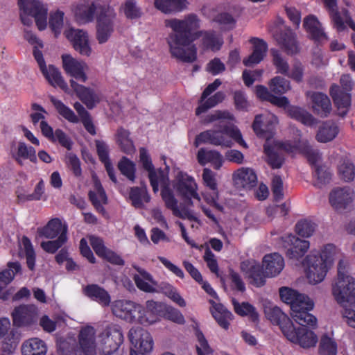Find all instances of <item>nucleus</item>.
I'll use <instances>...</instances> for the list:
<instances>
[{
	"instance_id": "obj_1",
	"label": "nucleus",
	"mask_w": 355,
	"mask_h": 355,
	"mask_svg": "<svg viewBox=\"0 0 355 355\" xmlns=\"http://www.w3.org/2000/svg\"><path fill=\"white\" fill-rule=\"evenodd\" d=\"M201 21L195 13L186 15L183 19L172 18L164 21L165 26L172 30L167 42L173 57L184 62H193L197 58V49L192 42L202 35V44L211 51L220 49L218 37L213 31H198Z\"/></svg>"
},
{
	"instance_id": "obj_2",
	"label": "nucleus",
	"mask_w": 355,
	"mask_h": 355,
	"mask_svg": "<svg viewBox=\"0 0 355 355\" xmlns=\"http://www.w3.org/2000/svg\"><path fill=\"white\" fill-rule=\"evenodd\" d=\"M265 313L272 324L279 326L284 336L291 343L303 348H310L316 345V334L306 326L295 327L291 318L278 306L268 308Z\"/></svg>"
},
{
	"instance_id": "obj_3",
	"label": "nucleus",
	"mask_w": 355,
	"mask_h": 355,
	"mask_svg": "<svg viewBox=\"0 0 355 355\" xmlns=\"http://www.w3.org/2000/svg\"><path fill=\"white\" fill-rule=\"evenodd\" d=\"M332 293L337 302L344 307L343 314L347 324L355 328V279L348 275L347 263L344 260L338 263V278Z\"/></svg>"
},
{
	"instance_id": "obj_4",
	"label": "nucleus",
	"mask_w": 355,
	"mask_h": 355,
	"mask_svg": "<svg viewBox=\"0 0 355 355\" xmlns=\"http://www.w3.org/2000/svg\"><path fill=\"white\" fill-rule=\"evenodd\" d=\"M281 300L290 305L293 319L301 326L314 328L317 325V318L309 313L313 309V302L306 295L287 287L279 288Z\"/></svg>"
},
{
	"instance_id": "obj_5",
	"label": "nucleus",
	"mask_w": 355,
	"mask_h": 355,
	"mask_svg": "<svg viewBox=\"0 0 355 355\" xmlns=\"http://www.w3.org/2000/svg\"><path fill=\"white\" fill-rule=\"evenodd\" d=\"M336 248L334 244L325 245L321 252L311 251L306 256L304 264L307 268L306 277L309 282L313 284L321 282L325 277L328 266L333 261Z\"/></svg>"
},
{
	"instance_id": "obj_6",
	"label": "nucleus",
	"mask_w": 355,
	"mask_h": 355,
	"mask_svg": "<svg viewBox=\"0 0 355 355\" xmlns=\"http://www.w3.org/2000/svg\"><path fill=\"white\" fill-rule=\"evenodd\" d=\"M341 87L333 84L329 94L338 110V114L342 117L347 115L351 106L350 92L353 88V81L349 74H343L340 79Z\"/></svg>"
},
{
	"instance_id": "obj_7",
	"label": "nucleus",
	"mask_w": 355,
	"mask_h": 355,
	"mask_svg": "<svg viewBox=\"0 0 355 355\" xmlns=\"http://www.w3.org/2000/svg\"><path fill=\"white\" fill-rule=\"evenodd\" d=\"M112 311L113 314L127 322L137 321L141 324L150 323L146 317V311L139 304L132 301L119 300L112 302Z\"/></svg>"
},
{
	"instance_id": "obj_8",
	"label": "nucleus",
	"mask_w": 355,
	"mask_h": 355,
	"mask_svg": "<svg viewBox=\"0 0 355 355\" xmlns=\"http://www.w3.org/2000/svg\"><path fill=\"white\" fill-rule=\"evenodd\" d=\"M173 187L187 205H192V198L200 200L196 191L197 184L194 179L188 174L182 171L178 172Z\"/></svg>"
},
{
	"instance_id": "obj_9",
	"label": "nucleus",
	"mask_w": 355,
	"mask_h": 355,
	"mask_svg": "<svg viewBox=\"0 0 355 355\" xmlns=\"http://www.w3.org/2000/svg\"><path fill=\"white\" fill-rule=\"evenodd\" d=\"M129 340L132 345L130 354L135 352L137 355L149 353L153 347V340L150 334L140 327H132L128 333Z\"/></svg>"
},
{
	"instance_id": "obj_10",
	"label": "nucleus",
	"mask_w": 355,
	"mask_h": 355,
	"mask_svg": "<svg viewBox=\"0 0 355 355\" xmlns=\"http://www.w3.org/2000/svg\"><path fill=\"white\" fill-rule=\"evenodd\" d=\"M101 349L103 355H110L116 352L123 341L120 328L113 325L107 327L101 334Z\"/></svg>"
},
{
	"instance_id": "obj_11",
	"label": "nucleus",
	"mask_w": 355,
	"mask_h": 355,
	"mask_svg": "<svg viewBox=\"0 0 355 355\" xmlns=\"http://www.w3.org/2000/svg\"><path fill=\"white\" fill-rule=\"evenodd\" d=\"M221 82L219 79L209 84L202 93L199 99V106L196 110V115L206 112L208 110L215 107L222 101V92H218L212 94L219 87Z\"/></svg>"
},
{
	"instance_id": "obj_12",
	"label": "nucleus",
	"mask_w": 355,
	"mask_h": 355,
	"mask_svg": "<svg viewBox=\"0 0 355 355\" xmlns=\"http://www.w3.org/2000/svg\"><path fill=\"white\" fill-rule=\"evenodd\" d=\"M13 324L18 327H29L37 322V307L33 304H21L12 313Z\"/></svg>"
},
{
	"instance_id": "obj_13",
	"label": "nucleus",
	"mask_w": 355,
	"mask_h": 355,
	"mask_svg": "<svg viewBox=\"0 0 355 355\" xmlns=\"http://www.w3.org/2000/svg\"><path fill=\"white\" fill-rule=\"evenodd\" d=\"M65 37L72 43L73 49L80 55L89 56L92 53V48L89 43V37L87 32L80 29L70 28L65 30Z\"/></svg>"
},
{
	"instance_id": "obj_14",
	"label": "nucleus",
	"mask_w": 355,
	"mask_h": 355,
	"mask_svg": "<svg viewBox=\"0 0 355 355\" xmlns=\"http://www.w3.org/2000/svg\"><path fill=\"white\" fill-rule=\"evenodd\" d=\"M62 60L63 69L67 74L83 83L86 82L87 77L85 71L87 66L85 62L69 54L62 55Z\"/></svg>"
},
{
	"instance_id": "obj_15",
	"label": "nucleus",
	"mask_w": 355,
	"mask_h": 355,
	"mask_svg": "<svg viewBox=\"0 0 355 355\" xmlns=\"http://www.w3.org/2000/svg\"><path fill=\"white\" fill-rule=\"evenodd\" d=\"M242 270L245 271L250 279V283L257 287H261L266 283V277H268L263 266L255 261H243L241 265Z\"/></svg>"
},
{
	"instance_id": "obj_16",
	"label": "nucleus",
	"mask_w": 355,
	"mask_h": 355,
	"mask_svg": "<svg viewBox=\"0 0 355 355\" xmlns=\"http://www.w3.org/2000/svg\"><path fill=\"white\" fill-rule=\"evenodd\" d=\"M274 37L280 47L288 55H294L298 53L299 48L295 33L291 28H285L277 31Z\"/></svg>"
},
{
	"instance_id": "obj_17",
	"label": "nucleus",
	"mask_w": 355,
	"mask_h": 355,
	"mask_svg": "<svg viewBox=\"0 0 355 355\" xmlns=\"http://www.w3.org/2000/svg\"><path fill=\"white\" fill-rule=\"evenodd\" d=\"M232 180L237 189L250 190L257 184V176L250 168L242 167L233 173Z\"/></svg>"
},
{
	"instance_id": "obj_18",
	"label": "nucleus",
	"mask_w": 355,
	"mask_h": 355,
	"mask_svg": "<svg viewBox=\"0 0 355 355\" xmlns=\"http://www.w3.org/2000/svg\"><path fill=\"white\" fill-rule=\"evenodd\" d=\"M249 42L252 45V52L243 60V64L246 67L260 63L266 55L268 48L266 42L259 37H252Z\"/></svg>"
},
{
	"instance_id": "obj_19",
	"label": "nucleus",
	"mask_w": 355,
	"mask_h": 355,
	"mask_svg": "<svg viewBox=\"0 0 355 355\" xmlns=\"http://www.w3.org/2000/svg\"><path fill=\"white\" fill-rule=\"evenodd\" d=\"M10 326L8 319H0V352H2L4 355L12 354L17 346L13 332L12 331L8 332Z\"/></svg>"
},
{
	"instance_id": "obj_20",
	"label": "nucleus",
	"mask_w": 355,
	"mask_h": 355,
	"mask_svg": "<svg viewBox=\"0 0 355 355\" xmlns=\"http://www.w3.org/2000/svg\"><path fill=\"white\" fill-rule=\"evenodd\" d=\"M353 200V191L349 187H338L329 194V202L336 210L345 209Z\"/></svg>"
},
{
	"instance_id": "obj_21",
	"label": "nucleus",
	"mask_w": 355,
	"mask_h": 355,
	"mask_svg": "<svg viewBox=\"0 0 355 355\" xmlns=\"http://www.w3.org/2000/svg\"><path fill=\"white\" fill-rule=\"evenodd\" d=\"M97 12L100 13V16L105 15V8L96 1L79 5L76 10L75 15L78 20L85 23L92 21Z\"/></svg>"
},
{
	"instance_id": "obj_22",
	"label": "nucleus",
	"mask_w": 355,
	"mask_h": 355,
	"mask_svg": "<svg viewBox=\"0 0 355 355\" xmlns=\"http://www.w3.org/2000/svg\"><path fill=\"white\" fill-rule=\"evenodd\" d=\"M303 27L309 34L310 39L315 43L319 44L328 40L327 35L315 16L310 15L306 17L304 19Z\"/></svg>"
},
{
	"instance_id": "obj_23",
	"label": "nucleus",
	"mask_w": 355,
	"mask_h": 355,
	"mask_svg": "<svg viewBox=\"0 0 355 355\" xmlns=\"http://www.w3.org/2000/svg\"><path fill=\"white\" fill-rule=\"evenodd\" d=\"M132 268L138 272L133 276V279L139 289L146 293H155L156 289L153 286L157 285L153 276L144 268L136 264L132 265Z\"/></svg>"
},
{
	"instance_id": "obj_24",
	"label": "nucleus",
	"mask_w": 355,
	"mask_h": 355,
	"mask_svg": "<svg viewBox=\"0 0 355 355\" xmlns=\"http://www.w3.org/2000/svg\"><path fill=\"white\" fill-rule=\"evenodd\" d=\"M70 85L80 100L88 109H92L99 102L98 96L89 88L70 80Z\"/></svg>"
},
{
	"instance_id": "obj_25",
	"label": "nucleus",
	"mask_w": 355,
	"mask_h": 355,
	"mask_svg": "<svg viewBox=\"0 0 355 355\" xmlns=\"http://www.w3.org/2000/svg\"><path fill=\"white\" fill-rule=\"evenodd\" d=\"M313 112L320 117H327L331 111V103L327 94L313 92L311 96Z\"/></svg>"
},
{
	"instance_id": "obj_26",
	"label": "nucleus",
	"mask_w": 355,
	"mask_h": 355,
	"mask_svg": "<svg viewBox=\"0 0 355 355\" xmlns=\"http://www.w3.org/2000/svg\"><path fill=\"white\" fill-rule=\"evenodd\" d=\"M263 266L265 267L266 275L275 277L280 273L284 267V260L279 253L266 254L263 259Z\"/></svg>"
},
{
	"instance_id": "obj_27",
	"label": "nucleus",
	"mask_w": 355,
	"mask_h": 355,
	"mask_svg": "<svg viewBox=\"0 0 355 355\" xmlns=\"http://www.w3.org/2000/svg\"><path fill=\"white\" fill-rule=\"evenodd\" d=\"M84 294L91 300L97 302L102 306H108L111 303L109 293L98 284H92L83 288Z\"/></svg>"
},
{
	"instance_id": "obj_28",
	"label": "nucleus",
	"mask_w": 355,
	"mask_h": 355,
	"mask_svg": "<svg viewBox=\"0 0 355 355\" xmlns=\"http://www.w3.org/2000/svg\"><path fill=\"white\" fill-rule=\"evenodd\" d=\"M187 0H154L155 7L164 14L183 12L188 8Z\"/></svg>"
},
{
	"instance_id": "obj_29",
	"label": "nucleus",
	"mask_w": 355,
	"mask_h": 355,
	"mask_svg": "<svg viewBox=\"0 0 355 355\" xmlns=\"http://www.w3.org/2000/svg\"><path fill=\"white\" fill-rule=\"evenodd\" d=\"M288 242L291 245L287 249L286 257L292 259H299L302 258L309 248V242L306 240H302L294 235H289Z\"/></svg>"
},
{
	"instance_id": "obj_30",
	"label": "nucleus",
	"mask_w": 355,
	"mask_h": 355,
	"mask_svg": "<svg viewBox=\"0 0 355 355\" xmlns=\"http://www.w3.org/2000/svg\"><path fill=\"white\" fill-rule=\"evenodd\" d=\"M95 330L92 327H86L81 329L79 334L80 350L84 355H94L95 354V342H94Z\"/></svg>"
},
{
	"instance_id": "obj_31",
	"label": "nucleus",
	"mask_w": 355,
	"mask_h": 355,
	"mask_svg": "<svg viewBox=\"0 0 355 355\" xmlns=\"http://www.w3.org/2000/svg\"><path fill=\"white\" fill-rule=\"evenodd\" d=\"M202 144H210L219 146L222 144V129L220 125L216 129L208 130L198 135L194 146L198 147Z\"/></svg>"
},
{
	"instance_id": "obj_32",
	"label": "nucleus",
	"mask_w": 355,
	"mask_h": 355,
	"mask_svg": "<svg viewBox=\"0 0 355 355\" xmlns=\"http://www.w3.org/2000/svg\"><path fill=\"white\" fill-rule=\"evenodd\" d=\"M19 8L33 10L32 13H35L37 21L40 26L44 28V18L46 13V6L39 0H18Z\"/></svg>"
},
{
	"instance_id": "obj_33",
	"label": "nucleus",
	"mask_w": 355,
	"mask_h": 355,
	"mask_svg": "<svg viewBox=\"0 0 355 355\" xmlns=\"http://www.w3.org/2000/svg\"><path fill=\"white\" fill-rule=\"evenodd\" d=\"M111 13L108 15L99 16L98 19L96 38L100 44L106 42L113 32V21L110 18Z\"/></svg>"
},
{
	"instance_id": "obj_34",
	"label": "nucleus",
	"mask_w": 355,
	"mask_h": 355,
	"mask_svg": "<svg viewBox=\"0 0 355 355\" xmlns=\"http://www.w3.org/2000/svg\"><path fill=\"white\" fill-rule=\"evenodd\" d=\"M252 127L258 137L266 139V140L272 137L275 133L273 123L272 122L264 123L261 114L255 116Z\"/></svg>"
},
{
	"instance_id": "obj_35",
	"label": "nucleus",
	"mask_w": 355,
	"mask_h": 355,
	"mask_svg": "<svg viewBox=\"0 0 355 355\" xmlns=\"http://www.w3.org/2000/svg\"><path fill=\"white\" fill-rule=\"evenodd\" d=\"M339 129L336 123L327 121L319 127L315 139L320 143H327L336 138Z\"/></svg>"
},
{
	"instance_id": "obj_36",
	"label": "nucleus",
	"mask_w": 355,
	"mask_h": 355,
	"mask_svg": "<svg viewBox=\"0 0 355 355\" xmlns=\"http://www.w3.org/2000/svg\"><path fill=\"white\" fill-rule=\"evenodd\" d=\"M38 232L47 239H54L64 234V235H67V227L63 225L60 219L53 218L49 220L43 228L39 229Z\"/></svg>"
},
{
	"instance_id": "obj_37",
	"label": "nucleus",
	"mask_w": 355,
	"mask_h": 355,
	"mask_svg": "<svg viewBox=\"0 0 355 355\" xmlns=\"http://www.w3.org/2000/svg\"><path fill=\"white\" fill-rule=\"evenodd\" d=\"M46 351L45 343L37 338L28 339L21 345L22 355H46Z\"/></svg>"
},
{
	"instance_id": "obj_38",
	"label": "nucleus",
	"mask_w": 355,
	"mask_h": 355,
	"mask_svg": "<svg viewBox=\"0 0 355 355\" xmlns=\"http://www.w3.org/2000/svg\"><path fill=\"white\" fill-rule=\"evenodd\" d=\"M94 187L96 191H90L88 193L89 198L96 210L103 212L105 209L102 206V203L107 204V202L106 193L99 181H95Z\"/></svg>"
},
{
	"instance_id": "obj_39",
	"label": "nucleus",
	"mask_w": 355,
	"mask_h": 355,
	"mask_svg": "<svg viewBox=\"0 0 355 355\" xmlns=\"http://www.w3.org/2000/svg\"><path fill=\"white\" fill-rule=\"evenodd\" d=\"M42 73L52 86H58L64 91L68 89L67 84L63 79L61 73L54 66L49 65V68L46 67L44 71H42Z\"/></svg>"
},
{
	"instance_id": "obj_40",
	"label": "nucleus",
	"mask_w": 355,
	"mask_h": 355,
	"mask_svg": "<svg viewBox=\"0 0 355 355\" xmlns=\"http://www.w3.org/2000/svg\"><path fill=\"white\" fill-rule=\"evenodd\" d=\"M287 112L291 118L301 122L305 125L311 126L315 123V119L312 114L300 107L290 106Z\"/></svg>"
},
{
	"instance_id": "obj_41",
	"label": "nucleus",
	"mask_w": 355,
	"mask_h": 355,
	"mask_svg": "<svg viewBox=\"0 0 355 355\" xmlns=\"http://www.w3.org/2000/svg\"><path fill=\"white\" fill-rule=\"evenodd\" d=\"M197 159L198 163L202 166L210 162L214 164L216 168H219L221 165L220 153L215 150H207L204 148L198 150Z\"/></svg>"
},
{
	"instance_id": "obj_42",
	"label": "nucleus",
	"mask_w": 355,
	"mask_h": 355,
	"mask_svg": "<svg viewBox=\"0 0 355 355\" xmlns=\"http://www.w3.org/2000/svg\"><path fill=\"white\" fill-rule=\"evenodd\" d=\"M147 171L148 172V178L154 193L158 192L159 184L162 188L164 185L169 183L168 176L162 168L156 170L155 167H153L152 169H148Z\"/></svg>"
},
{
	"instance_id": "obj_43",
	"label": "nucleus",
	"mask_w": 355,
	"mask_h": 355,
	"mask_svg": "<svg viewBox=\"0 0 355 355\" xmlns=\"http://www.w3.org/2000/svg\"><path fill=\"white\" fill-rule=\"evenodd\" d=\"M129 198L132 201V205L136 208L142 207L144 202H148L150 200L146 187L141 188L138 187H131Z\"/></svg>"
},
{
	"instance_id": "obj_44",
	"label": "nucleus",
	"mask_w": 355,
	"mask_h": 355,
	"mask_svg": "<svg viewBox=\"0 0 355 355\" xmlns=\"http://www.w3.org/2000/svg\"><path fill=\"white\" fill-rule=\"evenodd\" d=\"M49 98L59 114L71 123H78V117L71 108L65 105L61 101L57 99L53 96H50Z\"/></svg>"
},
{
	"instance_id": "obj_45",
	"label": "nucleus",
	"mask_w": 355,
	"mask_h": 355,
	"mask_svg": "<svg viewBox=\"0 0 355 355\" xmlns=\"http://www.w3.org/2000/svg\"><path fill=\"white\" fill-rule=\"evenodd\" d=\"M338 175L345 182L352 181L355 177V166L347 158L340 159L338 166Z\"/></svg>"
},
{
	"instance_id": "obj_46",
	"label": "nucleus",
	"mask_w": 355,
	"mask_h": 355,
	"mask_svg": "<svg viewBox=\"0 0 355 355\" xmlns=\"http://www.w3.org/2000/svg\"><path fill=\"white\" fill-rule=\"evenodd\" d=\"M235 312L241 316H248L249 320L254 323L258 322L259 314L256 309L248 302H234Z\"/></svg>"
},
{
	"instance_id": "obj_47",
	"label": "nucleus",
	"mask_w": 355,
	"mask_h": 355,
	"mask_svg": "<svg viewBox=\"0 0 355 355\" xmlns=\"http://www.w3.org/2000/svg\"><path fill=\"white\" fill-rule=\"evenodd\" d=\"M21 266L18 261H9L7 263V268L0 272V282L4 284L10 283L15 276L21 272Z\"/></svg>"
},
{
	"instance_id": "obj_48",
	"label": "nucleus",
	"mask_w": 355,
	"mask_h": 355,
	"mask_svg": "<svg viewBox=\"0 0 355 355\" xmlns=\"http://www.w3.org/2000/svg\"><path fill=\"white\" fill-rule=\"evenodd\" d=\"M313 176L315 180V186L322 187L330 182L332 173L325 166H315Z\"/></svg>"
},
{
	"instance_id": "obj_49",
	"label": "nucleus",
	"mask_w": 355,
	"mask_h": 355,
	"mask_svg": "<svg viewBox=\"0 0 355 355\" xmlns=\"http://www.w3.org/2000/svg\"><path fill=\"white\" fill-rule=\"evenodd\" d=\"M264 153L267 157V163L272 168H280L284 163V159L275 150L274 147L266 143L263 145Z\"/></svg>"
},
{
	"instance_id": "obj_50",
	"label": "nucleus",
	"mask_w": 355,
	"mask_h": 355,
	"mask_svg": "<svg viewBox=\"0 0 355 355\" xmlns=\"http://www.w3.org/2000/svg\"><path fill=\"white\" fill-rule=\"evenodd\" d=\"M118 168L130 181L135 182L136 165L132 161L123 157L118 163Z\"/></svg>"
},
{
	"instance_id": "obj_51",
	"label": "nucleus",
	"mask_w": 355,
	"mask_h": 355,
	"mask_svg": "<svg viewBox=\"0 0 355 355\" xmlns=\"http://www.w3.org/2000/svg\"><path fill=\"white\" fill-rule=\"evenodd\" d=\"M228 136L232 138L234 141L238 143L240 146L247 148V144L243 139L241 131L234 125H223V136ZM223 146H229V144L225 141V137H223Z\"/></svg>"
},
{
	"instance_id": "obj_52",
	"label": "nucleus",
	"mask_w": 355,
	"mask_h": 355,
	"mask_svg": "<svg viewBox=\"0 0 355 355\" xmlns=\"http://www.w3.org/2000/svg\"><path fill=\"white\" fill-rule=\"evenodd\" d=\"M270 53L272 57V63L277 72L283 75H288L289 64L283 58L282 53L276 49H271Z\"/></svg>"
},
{
	"instance_id": "obj_53",
	"label": "nucleus",
	"mask_w": 355,
	"mask_h": 355,
	"mask_svg": "<svg viewBox=\"0 0 355 355\" xmlns=\"http://www.w3.org/2000/svg\"><path fill=\"white\" fill-rule=\"evenodd\" d=\"M269 87L271 92L277 94H283L291 88L290 82L281 76H275L272 78Z\"/></svg>"
},
{
	"instance_id": "obj_54",
	"label": "nucleus",
	"mask_w": 355,
	"mask_h": 355,
	"mask_svg": "<svg viewBox=\"0 0 355 355\" xmlns=\"http://www.w3.org/2000/svg\"><path fill=\"white\" fill-rule=\"evenodd\" d=\"M22 250L24 252L28 268L33 270L35 263V253L30 239L23 236L21 239Z\"/></svg>"
},
{
	"instance_id": "obj_55",
	"label": "nucleus",
	"mask_w": 355,
	"mask_h": 355,
	"mask_svg": "<svg viewBox=\"0 0 355 355\" xmlns=\"http://www.w3.org/2000/svg\"><path fill=\"white\" fill-rule=\"evenodd\" d=\"M161 196L164 202L165 206L172 211L178 207V200L175 198L174 193L170 184L168 183L161 188Z\"/></svg>"
},
{
	"instance_id": "obj_56",
	"label": "nucleus",
	"mask_w": 355,
	"mask_h": 355,
	"mask_svg": "<svg viewBox=\"0 0 355 355\" xmlns=\"http://www.w3.org/2000/svg\"><path fill=\"white\" fill-rule=\"evenodd\" d=\"M320 355H336L337 344L331 338L324 336L321 338L319 345Z\"/></svg>"
},
{
	"instance_id": "obj_57",
	"label": "nucleus",
	"mask_w": 355,
	"mask_h": 355,
	"mask_svg": "<svg viewBox=\"0 0 355 355\" xmlns=\"http://www.w3.org/2000/svg\"><path fill=\"white\" fill-rule=\"evenodd\" d=\"M161 289L163 293L172 300L174 302L181 307L186 306L185 300L180 296L177 289L169 284H162Z\"/></svg>"
},
{
	"instance_id": "obj_58",
	"label": "nucleus",
	"mask_w": 355,
	"mask_h": 355,
	"mask_svg": "<svg viewBox=\"0 0 355 355\" xmlns=\"http://www.w3.org/2000/svg\"><path fill=\"white\" fill-rule=\"evenodd\" d=\"M67 241V236L64 233L60 235L57 239L44 241L41 243L42 248L46 252L53 254L60 248Z\"/></svg>"
},
{
	"instance_id": "obj_59",
	"label": "nucleus",
	"mask_w": 355,
	"mask_h": 355,
	"mask_svg": "<svg viewBox=\"0 0 355 355\" xmlns=\"http://www.w3.org/2000/svg\"><path fill=\"white\" fill-rule=\"evenodd\" d=\"M196 336L198 340V344L196 345L198 355H211L213 350L202 332L198 329L196 331Z\"/></svg>"
},
{
	"instance_id": "obj_60",
	"label": "nucleus",
	"mask_w": 355,
	"mask_h": 355,
	"mask_svg": "<svg viewBox=\"0 0 355 355\" xmlns=\"http://www.w3.org/2000/svg\"><path fill=\"white\" fill-rule=\"evenodd\" d=\"M315 225L308 220H302L295 225V231L297 234L302 237H309L315 231Z\"/></svg>"
},
{
	"instance_id": "obj_61",
	"label": "nucleus",
	"mask_w": 355,
	"mask_h": 355,
	"mask_svg": "<svg viewBox=\"0 0 355 355\" xmlns=\"http://www.w3.org/2000/svg\"><path fill=\"white\" fill-rule=\"evenodd\" d=\"M64 12L58 10L50 15L49 26L54 32L55 35L58 36L61 32L63 26Z\"/></svg>"
},
{
	"instance_id": "obj_62",
	"label": "nucleus",
	"mask_w": 355,
	"mask_h": 355,
	"mask_svg": "<svg viewBox=\"0 0 355 355\" xmlns=\"http://www.w3.org/2000/svg\"><path fill=\"white\" fill-rule=\"evenodd\" d=\"M22 159H28L31 162H37L36 152L33 147L28 146L25 143L19 142L17 147V155Z\"/></svg>"
},
{
	"instance_id": "obj_63",
	"label": "nucleus",
	"mask_w": 355,
	"mask_h": 355,
	"mask_svg": "<svg viewBox=\"0 0 355 355\" xmlns=\"http://www.w3.org/2000/svg\"><path fill=\"white\" fill-rule=\"evenodd\" d=\"M234 103L237 110L242 112L248 111L250 103L248 101L246 95L244 92L241 90L234 92Z\"/></svg>"
},
{
	"instance_id": "obj_64",
	"label": "nucleus",
	"mask_w": 355,
	"mask_h": 355,
	"mask_svg": "<svg viewBox=\"0 0 355 355\" xmlns=\"http://www.w3.org/2000/svg\"><path fill=\"white\" fill-rule=\"evenodd\" d=\"M124 14L127 18L137 19L141 17V12L137 6L135 0H127L123 6Z\"/></svg>"
}]
</instances>
